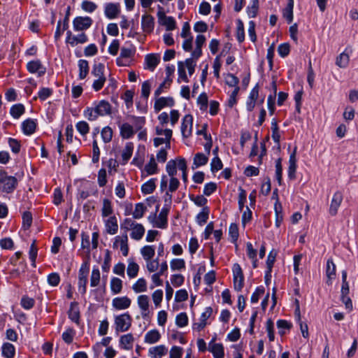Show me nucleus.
<instances>
[{
    "label": "nucleus",
    "mask_w": 358,
    "mask_h": 358,
    "mask_svg": "<svg viewBox=\"0 0 358 358\" xmlns=\"http://www.w3.org/2000/svg\"><path fill=\"white\" fill-rule=\"evenodd\" d=\"M113 213V208L111 201L108 199H103L101 208V215L103 217H110Z\"/></svg>",
    "instance_id": "43"
},
{
    "label": "nucleus",
    "mask_w": 358,
    "mask_h": 358,
    "mask_svg": "<svg viewBox=\"0 0 358 358\" xmlns=\"http://www.w3.org/2000/svg\"><path fill=\"white\" fill-rule=\"evenodd\" d=\"M294 0H288L285 8L283 9L282 15L287 20L288 23L293 20Z\"/></svg>",
    "instance_id": "41"
},
{
    "label": "nucleus",
    "mask_w": 358,
    "mask_h": 358,
    "mask_svg": "<svg viewBox=\"0 0 358 358\" xmlns=\"http://www.w3.org/2000/svg\"><path fill=\"white\" fill-rule=\"evenodd\" d=\"M134 129L136 131L141 130L145 124V118L144 117L131 116Z\"/></svg>",
    "instance_id": "59"
},
{
    "label": "nucleus",
    "mask_w": 358,
    "mask_h": 358,
    "mask_svg": "<svg viewBox=\"0 0 358 358\" xmlns=\"http://www.w3.org/2000/svg\"><path fill=\"white\" fill-rule=\"evenodd\" d=\"M134 55V50L130 48H122L120 55L116 59V63L120 66H127L129 65L130 59Z\"/></svg>",
    "instance_id": "13"
},
{
    "label": "nucleus",
    "mask_w": 358,
    "mask_h": 358,
    "mask_svg": "<svg viewBox=\"0 0 358 358\" xmlns=\"http://www.w3.org/2000/svg\"><path fill=\"white\" fill-rule=\"evenodd\" d=\"M350 62V56L345 52L340 54L336 60V64L340 68H345L348 66Z\"/></svg>",
    "instance_id": "52"
},
{
    "label": "nucleus",
    "mask_w": 358,
    "mask_h": 358,
    "mask_svg": "<svg viewBox=\"0 0 358 358\" xmlns=\"http://www.w3.org/2000/svg\"><path fill=\"white\" fill-rule=\"evenodd\" d=\"M259 10V0H251L250 5L247 8V13L250 17H255Z\"/></svg>",
    "instance_id": "56"
},
{
    "label": "nucleus",
    "mask_w": 358,
    "mask_h": 358,
    "mask_svg": "<svg viewBox=\"0 0 358 358\" xmlns=\"http://www.w3.org/2000/svg\"><path fill=\"white\" fill-rule=\"evenodd\" d=\"M342 201L343 195L341 192H336V193H334L329 207V213L331 215H336L338 208L340 207L342 203Z\"/></svg>",
    "instance_id": "22"
},
{
    "label": "nucleus",
    "mask_w": 358,
    "mask_h": 358,
    "mask_svg": "<svg viewBox=\"0 0 358 358\" xmlns=\"http://www.w3.org/2000/svg\"><path fill=\"white\" fill-rule=\"evenodd\" d=\"M84 115L90 121L95 120L99 116L95 107L85 110Z\"/></svg>",
    "instance_id": "64"
},
{
    "label": "nucleus",
    "mask_w": 358,
    "mask_h": 358,
    "mask_svg": "<svg viewBox=\"0 0 358 358\" xmlns=\"http://www.w3.org/2000/svg\"><path fill=\"white\" fill-rule=\"evenodd\" d=\"M134 150V145L131 143H127L122 150V164H125L127 163L128 160L131 158Z\"/></svg>",
    "instance_id": "46"
},
{
    "label": "nucleus",
    "mask_w": 358,
    "mask_h": 358,
    "mask_svg": "<svg viewBox=\"0 0 358 358\" xmlns=\"http://www.w3.org/2000/svg\"><path fill=\"white\" fill-rule=\"evenodd\" d=\"M296 303H297V305H296V314L298 316V321H299V323L300 325V329H301L302 336L304 338H307L309 336L308 327L307 324L303 323L301 320L300 311H299V301L297 300H296Z\"/></svg>",
    "instance_id": "45"
},
{
    "label": "nucleus",
    "mask_w": 358,
    "mask_h": 358,
    "mask_svg": "<svg viewBox=\"0 0 358 358\" xmlns=\"http://www.w3.org/2000/svg\"><path fill=\"white\" fill-rule=\"evenodd\" d=\"M137 303L139 308L141 309V316L143 319H147L150 317V299L147 295H140L137 298Z\"/></svg>",
    "instance_id": "14"
},
{
    "label": "nucleus",
    "mask_w": 358,
    "mask_h": 358,
    "mask_svg": "<svg viewBox=\"0 0 358 358\" xmlns=\"http://www.w3.org/2000/svg\"><path fill=\"white\" fill-rule=\"evenodd\" d=\"M90 271V261L85 260L78 271V291L82 294H85L87 292V277Z\"/></svg>",
    "instance_id": "5"
},
{
    "label": "nucleus",
    "mask_w": 358,
    "mask_h": 358,
    "mask_svg": "<svg viewBox=\"0 0 358 358\" xmlns=\"http://www.w3.org/2000/svg\"><path fill=\"white\" fill-rule=\"evenodd\" d=\"M25 111L24 106L21 104H15L10 108V113L15 119H18Z\"/></svg>",
    "instance_id": "49"
},
{
    "label": "nucleus",
    "mask_w": 358,
    "mask_h": 358,
    "mask_svg": "<svg viewBox=\"0 0 358 358\" xmlns=\"http://www.w3.org/2000/svg\"><path fill=\"white\" fill-rule=\"evenodd\" d=\"M69 317L73 322L78 324L80 320V310L78 305L76 302H72L69 310Z\"/></svg>",
    "instance_id": "33"
},
{
    "label": "nucleus",
    "mask_w": 358,
    "mask_h": 358,
    "mask_svg": "<svg viewBox=\"0 0 358 358\" xmlns=\"http://www.w3.org/2000/svg\"><path fill=\"white\" fill-rule=\"evenodd\" d=\"M167 215L168 210L162 208L155 221V226L161 229L166 228L167 225Z\"/></svg>",
    "instance_id": "35"
},
{
    "label": "nucleus",
    "mask_w": 358,
    "mask_h": 358,
    "mask_svg": "<svg viewBox=\"0 0 358 358\" xmlns=\"http://www.w3.org/2000/svg\"><path fill=\"white\" fill-rule=\"evenodd\" d=\"M144 169L148 175H154L158 173V166L153 155L151 156L149 162L145 166Z\"/></svg>",
    "instance_id": "44"
},
{
    "label": "nucleus",
    "mask_w": 358,
    "mask_h": 358,
    "mask_svg": "<svg viewBox=\"0 0 358 358\" xmlns=\"http://www.w3.org/2000/svg\"><path fill=\"white\" fill-rule=\"evenodd\" d=\"M120 12L121 7L119 3H107L104 6V14L110 20L117 17Z\"/></svg>",
    "instance_id": "15"
},
{
    "label": "nucleus",
    "mask_w": 358,
    "mask_h": 358,
    "mask_svg": "<svg viewBox=\"0 0 358 358\" xmlns=\"http://www.w3.org/2000/svg\"><path fill=\"white\" fill-rule=\"evenodd\" d=\"M76 335V331L73 328H67L62 334V340L67 344H71Z\"/></svg>",
    "instance_id": "57"
},
{
    "label": "nucleus",
    "mask_w": 358,
    "mask_h": 358,
    "mask_svg": "<svg viewBox=\"0 0 358 358\" xmlns=\"http://www.w3.org/2000/svg\"><path fill=\"white\" fill-rule=\"evenodd\" d=\"M155 27V19L151 15L145 14L142 16L141 27L145 34H150Z\"/></svg>",
    "instance_id": "19"
},
{
    "label": "nucleus",
    "mask_w": 358,
    "mask_h": 358,
    "mask_svg": "<svg viewBox=\"0 0 358 358\" xmlns=\"http://www.w3.org/2000/svg\"><path fill=\"white\" fill-rule=\"evenodd\" d=\"M92 23L93 20L90 17H76L73 21V29L76 31H83L88 29Z\"/></svg>",
    "instance_id": "12"
},
{
    "label": "nucleus",
    "mask_w": 358,
    "mask_h": 358,
    "mask_svg": "<svg viewBox=\"0 0 358 358\" xmlns=\"http://www.w3.org/2000/svg\"><path fill=\"white\" fill-rule=\"evenodd\" d=\"M193 127V117L192 115H186L182 118L181 124V132L184 138H188L192 135Z\"/></svg>",
    "instance_id": "16"
},
{
    "label": "nucleus",
    "mask_w": 358,
    "mask_h": 358,
    "mask_svg": "<svg viewBox=\"0 0 358 358\" xmlns=\"http://www.w3.org/2000/svg\"><path fill=\"white\" fill-rule=\"evenodd\" d=\"M296 148H295L292 153L289 156V167H288V177L290 180H294L296 178Z\"/></svg>",
    "instance_id": "23"
},
{
    "label": "nucleus",
    "mask_w": 358,
    "mask_h": 358,
    "mask_svg": "<svg viewBox=\"0 0 358 358\" xmlns=\"http://www.w3.org/2000/svg\"><path fill=\"white\" fill-rule=\"evenodd\" d=\"M326 274L328 278L327 283L331 284V280L334 279L336 275V266L332 259L327 260Z\"/></svg>",
    "instance_id": "42"
},
{
    "label": "nucleus",
    "mask_w": 358,
    "mask_h": 358,
    "mask_svg": "<svg viewBox=\"0 0 358 358\" xmlns=\"http://www.w3.org/2000/svg\"><path fill=\"white\" fill-rule=\"evenodd\" d=\"M110 287L113 294H118L122 290L123 282L117 277H113L110 280Z\"/></svg>",
    "instance_id": "37"
},
{
    "label": "nucleus",
    "mask_w": 358,
    "mask_h": 358,
    "mask_svg": "<svg viewBox=\"0 0 358 358\" xmlns=\"http://www.w3.org/2000/svg\"><path fill=\"white\" fill-rule=\"evenodd\" d=\"M113 249L120 248L124 257H127L129 254L128 236L125 233L121 236H117L114 238L113 243Z\"/></svg>",
    "instance_id": "11"
},
{
    "label": "nucleus",
    "mask_w": 358,
    "mask_h": 358,
    "mask_svg": "<svg viewBox=\"0 0 358 358\" xmlns=\"http://www.w3.org/2000/svg\"><path fill=\"white\" fill-rule=\"evenodd\" d=\"M277 327L278 329V333L281 336H283L289 331L292 327V324L285 320H279L277 322Z\"/></svg>",
    "instance_id": "51"
},
{
    "label": "nucleus",
    "mask_w": 358,
    "mask_h": 358,
    "mask_svg": "<svg viewBox=\"0 0 358 358\" xmlns=\"http://www.w3.org/2000/svg\"><path fill=\"white\" fill-rule=\"evenodd\" d=\"M36 122L31 119H27L22 123V129L24 134L31 135L35 132Z\"/></svg>",
    "instance_id": "34"
},
{
    "label": "nucleus",
    "mask_w": 358,
    "mask_h": 358,
    "mask_svg": "<svg viewBox=\"0 0 358 358\" xmlns=\"http://www.w3.org/2000/svg\"><path fill=\"white\" fill-rule=\"evenodd\" d=\"M106 231L111 235L115 234L118 231L117 219L115 216H110L104 220Z\"/></svg>",
    "instance_id": "21"
},
{
    "label": "nucleus",
    "mask_w": 358,
    "mask_h": 358,
    "mask_svg": "<svg viewBox=\"0 0 358 358\" xmlns=\"http://www.w3.org/2000/svg\"><path fill=\"white\" fill-rule=\"evenodd\" d=\"M27 69L31 73H38L39 76L45 73V68L41 64L40 60H33L27 63Z\"/></svg>",
    "instance_id": "20"
},
{
    "label": "nucleus",
    "mask_w": 358,
    "mask_h": 358,
    "mask_svg": "<svg viewBox=\"0 0 358 358\" xmlns=\"http://www.w3.org/2000/svg\"><path fill=\"white\" fill-rule=\"evenodd\" d=\"M147 210L146 206L143 203H138L135 205V208L132 213L134 219H141L143 217Z\"/></svg>",
    "instance_id": "50"
},
{
    "label": "nucleus",
    "mask_w": 358,
    "mask_h": 358,
    "mask_svg": "<svg viewBox=\"0 0 358 358\" xmlns=\"http://www.w3.org/2000/svg\"><path fill=\"white\" fill-rule=\"evenodd\" d=\"M178 80L181 79L185 83H188L189 80L185 72V67L188 70L189 76H192L195 70L196 61L193 58H188L184 62H178Z\"/></svg>",
    "instance_id": "6"
},
{
    "label": "nucleus",
    "mask_w": 358,
    "mask_h": 358,
    "mask_svg": "<svg viewBox=\"0 0 358 358\" xmlns=\"http://www.w3.org/2000/svg\"><path fill=\"white\" fill-rule=\"evenodd\" d=\"M209 208L208 207H203L201 212H200L196 216V222L200 225L202 226L205 223H206L208 215H209Z\"/></svg>",
    "instance_id": "53"
},
{
    "label": "nucleus",
    "mask_w": 358,
    "mask_h": 358,
    "mask_svg": "<svg viewBox=\"0 0 358 358\" xmlns=\"http://www.w3.org/2000/svg\"><path fill=\"white\" fill-rule=\"evenodd\" d=\"M121 229L127 234L130 231V237L135 241H140L143 237L145 229L143 224L138 223L131 218H126L121 224Z\"/></svg>",
    "instance_id": "2"
},
{
    "label": "nucleus",
    "mask_w": 358,
    "mask_h": 358,
    "mask_svg": "<svg viewBox=\"0 0 358 358\" xmlns=\"http://www.w3.org/2000/svg\"><path fill=\"white\" fill-rule=\"evenodd\" d=\"M145 262L146 264V268L150 273L155 272L159 266L158 259H152L150 260H146Z\"/></svg>",
    "instance_id": "62"
},
{
    "label": "nucleus",
    "mask_w": 358,
    "mask_h": 358,
    "mask_svg": "<svg viewBox=\"0 0 358 358\" xmlns=\"http://www.w3.org/2000/svg\"><path fill=\"white\" fill-rule=\"evenodd\" d=\"M120 136L124 139L131 138L135 134L134 127L127 122L120 124Z\"/></svg>",
    "instance_id": "29"
},
{
    "label": "nucleus",
    "mask_w": 358,
    "mask_h": 358,
    "mask_svg": "<svg viewBox=\"0 0 358 358\" xmlns=\"http://www.w3.org/2000/svg\"><path fill=\"white\" fill-rule=\"evenodd\" d=\"M17 180L15 177L9 176L6 171H0V192L11 193L17 187Z\"/></svg>",
    "instance_id": "4"
},
{
    "label": "nucleus",
    "mask_w": 358,
    "mask_h": 358,
    "mask_svg": "<svg viewBox=\"0 0 358 358\" xmlns=\"http://www.w3.org/2000/svg\"><path fill=\"white\" fill-rule=\"evenodd\" d=\"M157 17L159 23L164 26L168 31L174 30L176 27L175 19L171 16H166L164 8L158 6Z\"/></svg>",
    "instance_id": "8"
},
{
    "label": "nucleus",
    "mask_w": 358,
    "mask_h": 358,
    "mask_svg": "<svg viewBox=\"0 0 358 358\" xmlns=\"http://www.w3.org/2000/svg\"><path fill=\"white\" fill-rule=\"evenodd\" d=\"M176 323L179 327H184L188 324V317L185 313H181L176 316Z\"/></svg>",
    "instance_id": "63"
},
{
    "label": "nucleus",
    "mask_w": 358,
    "mask_h": 358,
    "mask_svg": "<svg viewBox=\"0 0 358 358\" xmlns=\"http://www.w3.org/2000/svg\"><path fill=\"white\" fill-rule=\"evenodd\" d=\"M213 313V308L211 307L206 308L204 312L201 314L200 320L199 322L194 323L193 329L198 331H201L206 326L207 320L211 316Z\"/></svg>",
    "instance_id": "18"
},
{
    "label": "nucleus",
    "mask_w": 358,
    "mask_h": 358,
    "mask_svg": "<svg viewBox=\"0 0 358 358\" xmlns=\"http://www.w3.org/2000/svg\"><path fill=\"white\" fill-rule=\"evenodd\" d=\"M168 352L167 348L164 345L152 347L149 349V354L154 357V358H161L164 356Z\"/></svg>",
    "instance_id": "38"
},
{
    "label": "nucleus",
    "mask_w": 358,
    "mask_h": 358,
    "mask_svg": "<svg viewBox=\"0 0 358 358\" xmlns=\"http://www.w3.org/2000/svg\"><path fill=\"white\" fill-rule=\"evenodd\" d=\"M131 304V300L127 296L115 297L112 301L113 307L118 310L127 309Z\"/></svg>",
    "instance_id": "17"
},
{
    "label": "nucleus",
    "mask_w": 358,
    "mask_h": 358,
    "mask_svg": "<svg viewBox=\"0 0 358 358\" xmlns=\"http://www.w3.org/2000/svg\"><path fill=\"white\" fill-rule=\"evenodd\" d=\"M101 138L105 143H109L113 138V130L110 127H105L101 131Z\"/></svg>",
    "instance_id": "61"
},
{
    "label": "nucleus",
    "mask_w": 358,
    "mask_h": 358,
    "mask_svg": "<svg viewBox=\"0 0 358 358\" xmlns=\"http://www.w3.org/2000/svg\"><path fill=\"white\" fill-rule=\"evenodd\" d=\"M88 41V37L86 34L82 32L77 35L73 34L71 31L66 32V43L71 47H76L78 45L85 44Z\"/></svg>",
    "instance_id": "10"
},
{
    "label": "nucleus",
    "mask_w": 358,
    "mask_h": 358,
    "mask_svg": "<svg viewBox=\"0 0 358 358\" xmlns=\"http://www.w3.org/2000/svg\"><path fill=\"white\" fill-rule=\"evenodd\" d=\"M95 108L99 115L103 116L111 113V106L106 101L102 100L99 101Z\"/></svg>",
    "instance_id": "31"
},
{
    "label": "nucleus",
    "mask_w": 358,
    "mask_h": 358,
    "mask_svg": "<svg viewBox=\"0 0 358 358\" xmlns=\"http://www.w3.org/2000/svg\"><path fill=\"white\" fill-rule=\"evenodd\" d=\"M225 83L230 87H234V88L239 87V79L234 74L228 73L225 77Z\"/></svg>",
    "instance_id": "60"
},
{
    "label": "nucleus",
    "mask_w": 358,
    "mask_h": 358,
    "mask_svg": "<svg viewBox=\"0 0 358 358\" xmlns=\"http://www.w3.org/2000/svg\"><path fill=\"white\" fill-rule=\"evenodd\" d=\"M161 338V334L157 329H152L148 331L145 336L144 341L149 344H154L158 342Z\"/></svg>",
    "instance_id": "36"
},
{
    "label": "nucleus",
    "mask_w": 358,
    "mask_h": 358,
    "mask_svg": "<svg viewBox=\"0 0 358 358\" xmlns=\"http://www.w3.org/2000/svg\"><path fill=\"white\" fill-rule=\"evenodd\" d=\"M177 169L182 173V180L185 183L187 182V166L185 158L178 157L176 159L169 161L166 166V171L168 177L176 178Z\"/></svg>",
    "instance_id": "1"
},
{
    "label": "nucleus",
    "mask_w": 358,
    "mask_h": 358,
    "mask_svg": "<svg viewBox=\"0 0 358 358\" xmlns=\"http://www.w3.org/2000/svg\"><path fill=\"white\" fill-rule=\"evenodd\" d=\"M349 292L350 290L348 282L342 283L341 300L345 305V308L350 310L352 308V303L351 299L348 296Z\"/></svg>",
    "instance_id": "26"
},
{
    "label": "nucleus",
    "mask_w": 358,
    "mask_h": 358,
    "mask_svg": "<svg viewBox=\"0 0 358 358\" xmlns=\"http://www.w3.org/2000/svg\"><path fill=\"white\" fill-rule=\"evenodd\" d=\"M2 355L5 358H13L15 355V348L10 343H5L1 347Z\"/></svg>",
    "instance_id": "40"
},
{
    "label": "nucleus",
    "mask_w": 358,
    "mask_h": 358,
    "mask_svg": "<svg viewBox=\"0 0 358 358\" xmlns=\"http://www.w3.org/2000/svg\"><path fill=\"white\" fill-rule=\"evenodd\" d=\"M174 101L171 97H160L155 100L154 108L155 111L159 112L166 106H173Z\"/></svg>",
    "instance_id": "28"
},
{
    "label": "nucleus",
    "mask_w": 358,
    "mask_h": 358,
    "mask_svg": "<svg viewBox=\"0 0 358 358\" xmlns=\"http://www.w3.org/2000/svg\"><path fill=\"white\" fill-rule=\"evenodd\" d=\"M132 323V317L125 313L115 317V329L117 332H124L128 331Z\"/></svg>",
    "instance_id": "7"
},
{
    "label": "nucleus",
    "mask_w": 358,
    "mask_h": 358,
    "mask_svg": "<svg viewBox=\"0 0 358 358\" xmlns=\"http://www.w3.org/2000/svg\"><path fill=\"white\" fill-rule=\"evenodd\" d=\"M132 289L136 293L144 292L147 290V282L144 278H139L132 285Z\"/></svg>",
    "instance_id": "48"
},
{
    "label": "nucleus",
    "mask_w": 358,
    "mask_h": 358,
    "mask_svg": "<svg viewBox=\"0 0 358 358\" xmlns=\"http://www.w3.org/2000/svg\"><path fill=\"white\" fill-rule=\"evenodd\" d=\"M101 280V273L97 266H94L90 276L91 287H96L99 285Z\"/></svg>",
    "instance_id": "47"
},
{
    "label": "nucleus",
    "mask_w": 358,
    "mask_h": 358,
    "mask_svg": "<svg viewBox=\"0 0 358 358\" xmlns=\"http://www.w3.org/2000/svg\"><path fill=\"white\" fill-rule=\"evenodd\" d=\"M139 268V265L133 257L127 259V274L130 279H133L138 275Z\"/></svg>",
    "instance_id": "24"
},
{
    "label": "nucleus",
    "mask_w": 358,
    "mask_h": 358,
    "mask_svg": "<svg viewBox=\"0 0 358 358\" xmlns=\"http://www.w3.org/2000/svg\"><path fill=\"white\" fill-rule=\"evenodd\" d=\"M180 186V181L177 178L168 177L163 175L160 182V189L162 192L166 191V196L169 200L172 199V194L175 192Z\"/></svg>",
    "instance_id": "3"
},
{
    "label": "nucleus",
    "mask_w": 358,
    "mask_h": 358,
    "mask_svg": "<svg viewBox=\"0 0 358 358\" xmlns=\"http://www.w3.org/2000/svg\"><path fill=\"white\" fill-rule=\"evenodd\" d=\"M134 341V338L131 334L123 335L120 337V345L124 350L131 349Z\"/></svg>",
    "instance_id": "39"
},
{
    "label": "nucleus",
    "mask_w": 358,
    "mask_h": 358,
    "mask_svg": "<svg viewBox=\"0 0 358 358\" xmlns=\"http://www.w3.org/2000/svg\"><path fill=\"white\" fill-rule=\"evenodd\" d=\"M234 289L239 292L244 286V275L240 264L236 263L232 266Z\"/></svg>",
    "instance_id": "9"
},
{
    "label": "nucleus",
    "mask_w": 358,
    "mask_h": 358,
    "mask_svg": "<svg viewBox=\"0 0 358 358\" xmlns=\"http://www.w3.org/2000/svg\"><path fill=\"white\" fill-rule=\"evenodd\" d=\"M146 68L153 71L160 62L158 54H148L145 57Z\"/></svg>",
    "instance_id": "25"
},
{
    "label": "nucleus",
    "mask_w": 358,
    "mask_h": 358,
    "mask_svg": "<svg viewBox=\"0 0 358 358\" xmlns=\"http://www.w3.org/2000/svg\"><path fill=\"white\" fill-rule=\"evenodd\" d=\"M208 350L213 353L214 358L224 357V347L221 343L210 341L208 345Z\"/></svg>",
    "instance_id": "27"
},
{
    "label": "nucleus",
    "mask_w": 358,
    "mask_h": 358,
    "mask_svg": "<svg viewBox=\"0 0 358 358\" xmlns=\"http://www.w3.org/2000/svg\"><path fill=\"white\" fill-rule=\"evenodd\" d=\"M208 155L202 152L195 154L193 159L192 169H196L199 166H204L208 163Z\"/></svg>",
    "instance_id": "30"
},
{
    "label": "nucleus",
    "mask_w": 358,
    "mask_h": 358,
    "mask_svg": "<svg viewBox=\"0 0 358 358\" xmlns=\"http://www.w3.org/2000/svg\"><path fill=\"white\" fill-rule=\"evenodd\" d=\"M79 66V77L80 79H84L89 72V64L87 60L80 59L78 63Z\"/></svg>",
    "instance_id": "54"
},
{
    "label": "nucleus",
    "mask_w": 358,
    "mask_h": 358,
    "mask_svg": "<svg viewBox=\"0 0 358 358\" xmlns=\"http://www.w3.org/2000/svg\"><path fill=\"white\" fill-rule=\"evenodd\" d=\"M170 267L173 271L182 270L185 268V262L183 259H173L170 262Z\"/></svg>",
    "instance_id": "55"
},
{
    "label": "nucleus",
    "mask_w": 358,
    "mask_h": 358,
    "mask_svg": "<svg viewBox=\"0 0 358 358\" xmlns=\"http://www.w3.org/2000/svg\"><path fill=\"white\" fill-rule=\"evenodd\" d=\"M140 253L144 261L152 259L155 255V248L154 245H145L141 248Z\"/></svg>",
    "instance_id": "32"
},
{
    "label": "nucleus",
    "mask_w": 358,
    "mask_h": 358,
    "mask_svg": "<svg viewBox=\"0 0 358 358\" xmlns=\"http://www.w3.org/2000/svg\"><path fill=\"white\" fill-rule=\"evenodd\" d=\"M155 187V179L152 178L142 185L141 191L143 194H148L152 193Z\"/></svg>",
    "instance_id": "58"
}]
</instances>
